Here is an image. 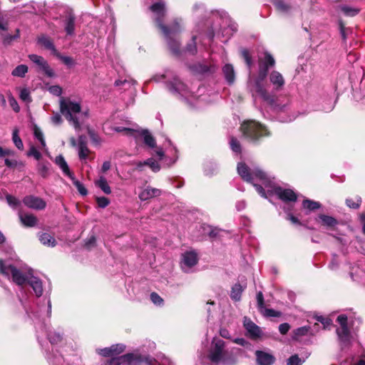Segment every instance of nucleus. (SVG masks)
<instances>
[{
  "mask_svg": "<svg viewBox=\"0 0 365 365\" xmlns=\"http://www.w3.org/2000/svg\"><path fill=\"white\" fill-rule=\"evenodd\" d=\"M237 173L244 180L252 183L263 197H267L264 190L266 189L269 194L276 195L279 199L285 202L297 200V195L292 190L278 186L274 178L258 167L250 169L245 163H240L237 165Z\"/></svg>",
  "mask_w": 365,
  "mask_h": 365,
  "instance_id": "f257e3e1",
  "label": "nucleus"
},
{
  "mask_svg": "<svg viewBox=\"0 0 365 365\" xmlns=\"http://www.w3.org/2000/svg\"><path fill=\"white\" fill-rule=\"evenodd\" d=\"M274 63V58L269 53H264V58L259 59V73L257 77H250L248 81L249 89L255 100L259 98L270 105L274 103V98L265 88L264 80L269 68L273 66Z\"/></svg>",
  "mask_w": 365,
  "mask_h": 365,
  "instance_id": "f03ea898",
  "label": "nucleus"
},
{
  "mask_svg": "<svg viewBox=\"0 0 365 365\" xmlns=\"http://www.w3.org/2000/svg\"><path fill=\"white\" fill-rule=\"evenodd\" d=\"M150 10L153 14V19L163 34L168 45L173 53L178 54L180 51L178 42L173 37L180 31V22L179 20H175L169 27L163 24V19L165 15V3L163 0L152 4Z\"/></svg>",
  "mask_w": 365,
  "mask_h": 365,
  "instance_id": "7ed1b4c3",
  "label": "nucleus"
},
{
  "mask_svg": "<svg viewBox=\"0 0 365 365\" xmlns=\"http://www.w3.org/2000/svg\"><path fill=\"white\" fill-rule=\"evenodd\" d=\"M0 272L4 276L11 278L14 283L19 286L28 282L36 297H39L42 295L43 284L41 280L30 273H26L21 267L18 268L9 261L0 259Z\"/></svg>",
  "mask_w": 365,
  "mask_h": 365,
  "instance_id": "20e7f679",
  "label": "nucleus"
},
{
  "mask_svg": "<svg viewBox=\"0 0 365 365\" xmlns=\"http://www.w3.org/2000/svg\"><path fill=\"white\" fill-rule=\"evenodd\" d=\"M60 110L76 130H80L83 120L88 117V111L81 112L80 103L73 101L70 98H61Z\"/></svg>",
  "mask_w": 365,
  "mask_h": 365,
  "instance_id": "39448f33",
  "label": "nucleus"
},
{
  "mask_svg": "<svg viewBox=\"0 0 365 365\" xmlns=\"http://www.w3.org/2000/svg\"><path fill=\"white\" fill-rule=\"evenodd\" d=\"M208 357L217 364L232 365L237 361L233 350L226 349L225 342L218 338L213 339Z\"/></svg>",
  "mask_w": 365,
  "mask_h": 365,
  "instance_id": "423d86ee",
  "label": "nucleus"
},
{
  "mask_svg": "<svg viewBox=\"0 0 365 365\" xmlns=\"http://www.w3.org/2000/svg\"><path fill=\"white\" fill-rule=\"evenodd\" d=\"M241 130L245 138L255 141L262 136L269 135L267 130L263 125L255 120L245 121L241 125Z\"/></svg>",
  "mask_w": 365,
  "mask_h": 365,
  "instance_id": "0eeeda50",
  "label": "nucleus"
},
{
  "mask_svg": "<svg viewBox=\"0 0 365 365\" xmlns=\"http://www.w3.org/2000/svg\"><path fill=\"white\" fill-rule=\"evenodd\" d=\"M128 361L130 365H140L145 364L146 365H160L155 360L145 358L144 360H139L138 358L133 357L132 355H125L120 357H111L103 365H120L123 361ZM162 365H171L168 359H164Z\"/></svg>",
  "mask_w": 365,
  "mask_h": 365,
  "instance_id": "6e6552de",
  "label": "nucleus"
},
{
  "mask_svg": "<svg viewBox=\"0 0 365 365\" xmlns=\"http://www.w3.org/2000/svg\"><path fill=\"white\" fill-rule=\"evenodd\" d=\"M168 87L171 92L179 94L190 104H192L193 101L195 99L193 93L177 77H173V80L168 83Z\"/></svg>",
  "mask_w": 365,
  "mask_h": 365,
  "instance_id": "1a4fd4ad",
  "label": "nucleus"
},
{
  "mask_svg": "<svg viewBox=\"0 0 365 365\" xmlns=\"http://www.w3.org/2000/svg\"><path fill=\"white\" fill-rule=\"evenodd\" d=\"M337 322L340 327L336 329V334L341 343L344 345L349 344L351 338L350 331L347 326V317L345 314H340L337 317Z\"/></svg>",
  "mask_w": 365,
  "mask_h": 365,
  "instance_id": "9d476101",
  "label": "nucleus"
},
{
  "mask_svg": "<svg viewBox=\"0 0 365 365\" xmlns=\"http://www.w3.org/2000/svg\"><path fill=\"white\" fill-rule=\"evenodd\" d=\"M198 261L197 255L195 251L185 252L182 255L181 267L184 272H189Z\"/></svg>",
  "mask_w": 365,
  "mask_h": 365,
  "instance_id": "9b49d317",
  "label": "nucleus"
},
{
  "mask_svg": "<svg viewBox=\"0 0 365 365\" xmlns=\"http://www.w3.org/2000/svg\"><path fill=\"white\" fill-rule=\"evenodd\" d=\"M29 58L33 63L36 64L46 76L48 77H53L55 76L53 70L49 66L47 61L42 56L36 54H30Z\"/></svg>",
  "mask_w": 365,
  "mask_h": 365,
  "instance_id": "f8f14e48",
  "label": "nucleus"
},
{
  "mask_svg": "<svg viewBox=\"0 0 365 365\" xmlns=\"http://www.w3.org/2000/svg\"><path fill=\"white\" fill-rule=\"evenodd\" d=\"M255 358L257 365H273L276 360L271 351L265 350H257Z\"/></svg>",
  "mask_w": 365,
  "mask_h": 365,
  "instance_id": "ddd939ff",
  "label": "nucleus"
},
{
  "mask_svg": "<svg viewBox=\"0 0 365 365\" xmlns=\"http://www.w3.org/2000/svg\"><path fill=\"white\" fill-rule=\"evenodd\" d=\"M23 202L27 207L36 210H42L46 206L45 200L34 195L26 196L23 199Z\"/></svg>",
  "mask_w": 365,
  "mask_h": 365,
  "instance_id": "4468645a",
  "label": "nucleus"
},
{
  "mask_svg": "<svg viewBox=\"0 0 365 365\" xmlns=\"http://www.w3.org/2000/svg\"><path fill=\"white\" fill-rule=\"evenodd\" d=\"M244 327L247 331V334L252 339H256L261 336L260 328L257 326L249 318L245 317L243 320Z\"/></svg>",
  "mask_w": 365,
  "mask_h": 365,
  "instance_id": "2eb2a0df",
  "label": "nucleus"
},
{
  "mask_svg": "<svg viewBox=\"0 0 365 365\" xmlns=\"http://www.w3.org/2000/svg\"><path fill=\"white\" fill-rule=\"evenodd\" d=\"M78 153L81 160H86L91 153L87 146V140L85 135H80L78 139Z\"/></svg>",
  "mask_w": 365,
  "mask_h": 365,
  "instance_id": "dca6fc26",
  "label": "nucleus"
},
{
  "mask_svg": "<svg viewBox=\"0 0 365 365\" xmlns=\"http://www.w3.org/2000/svg\"><path fill=\"white\" fill-rule=\"evenodd\" d=\"M269 78L270 83L273 86V88L275 91H279L282 89L285 82L282 75L279 72L277 71H273L269 74Z\"/></svg>",
  "mask_w": 365,
  "mask_h": 365,
  "instance_id": "f3484780",
  "label": "nucleus"
},
{
  "mask_svg": "<svg viewBox=\"0 0 365 365\" xmlns=\"http://www.w3.org/2000/svg\"><path fill=\"white\" fill-rule=\"evenodd\" d=\"M161 190L151 187H147L139 193V198L142 201L150 200L154 197L160 195Z\"/></svg>",
  "mask_w": 365,
  "mask_h": 365,
  "instance_id": "a211bd4d",
  "label": "nucleus"
},
{
  "mask_svg": "<svg viewBox=\"0 0 365 365\" xmlns=\"http://www.w3.org/2000/svg\"><path fill=\"white\" fill-rule=\"evenodd\" d=\"M276 9L283 14H287L292 10V4L288 0H273Z\"/></svg>",
  "mask_w": 365,
  "mask_h": 365,
  "instance_id": "6ab92c4d",
  "label": "nucleus"
},
{
  "mask_svg": "<svg viewBox=\"0 0 365 365\" xmlns=\"http://www.w3.org/2000/svg\"><path fill=\"white\" fill-rule=\"evenodd\" d=\"M55 163L61 169L63 174L69 178L73 175V174L70 171L69 167L63 155H59L56 156Z\"/></svg>",
  "mask_w": 365,
  "mask_h": 365,
  "instance_id": "aec40b11",
  "label": "nucleus"
},
{
  "mask_svg": "<svg viewBox=\"0 0 365 365\" xmlns=\"http://www.w3.org/2000/svg\"><path fill=\"white\" fill-rule=\"evenodd\" d=\"M19 216L21 223L26 227H34L37 223V218L31 214H23L19 212Z\"/></svg>",
  "mask_w": 365,
  "mask_h": 365,
  "instance_id": "412c9836",
  "label": "nucleus"
},
{
  "mask_svg": "<svg viewBox=\"0 0 365 365\" xmlns=\"http://www.w3.org/2000/svg\"><path fill=\"white\" fill-rule=\"evenodd\" d=\"M38 43L46 49L51 51L53 54L56 53L57 51L49 37L41 36L38 38Z\"/></svg>",
  "mask_w": 365,
  "mask_h": 365,
  "instance_id": "4be33fe9",
  "label": "nucleus"
},
{
  "mask_svg": "<svg viewBox=\"0 0 365 365\" xmlns=\"http://www.w3.org/2000/svg\"><path fill=\"white\" fill-rule=\"evenodd\" d=\"M138 169L143 170L144 165H148L153 172H158L160 169V165L158 162L154 160L153 158H149L143 162H138L136 164Z\"/></svg>",
  "mask_w": 365,
  "mask_h": 365,
  "instance_id": "5701e85b",
  "label": "nucleus"
},
{
  "mask_svg": "<svg viewBox=\"0 0 365 365\" xmlns=\"http://www.w3.org/2000/svg\"><path fill=\"white\" fill-rule=\"evenodd\" d=\"M223 73L227 81L231 84L235 81V75L234 68L231 64H226L223 68Z\"/></svg>",
  "mask_w": 365,
  "mask_h": 365,
  "instance_id": "b1692460",
  "label": "nucleus"
},
{
  "mask_svg": "<svg viewBox=\"0 0 365 365\" xmlns=\"http://www.w3.org/2000/svg\"><path fill=\"white\" fill-rule=\"evenodd\" d=\"M95 185L104 193L107 195L111 193V189L104 176H100L99 178L95 181Z\"/></svg>",
  "mask_w": 365,
  "mask_h": 365,
  "instance_id": "393cba45",
  "label": "nucleus"
},
{
  "mask_svg": "<svg viewBox=\"0 0 365 365\" xmlns=\"http://www.w3.org/2000/svg\"><path fill=\"white\" fill-rule=\"evenodd\" d=\"M140 135L143 138L144 143L150 148L155 146V140L153 137L147 130H138L137 133V138Z\"/></svg>",
  "mask_w": 365,
  "mask_h": 365,
  "instance_id": "a878e982",
  "label": "nucleus"
},
{
  "mask_svg": "<svg viewBox=\"0 0 365 365\" xmlns=\"http://www.w3.org/2000/svg\"><path fill=\"white\" fill-rule=\"evenodd\" d=\"M39 240L43 245L48 247H53L56 245L55 238L48 233L45 232L40 235Z\"/></svg>",
  "mask_w": 365,
  "mask_h": 365,
  "instance_id": "bb28decb",
  "label": "nucleus"
},
{
  "mask_svg": "<svg viewBox=\"0 0 365 365\" xmlns=\"http://www.w3.org/2000/svg\"><path fill=\"white\" fill-rule=\"evenodd\" d=\"M244 290L240 284H235L232 287L230 293V297L232 300L238 302L241 299V294Z\"/></svg>",
  "mask_w": 365,
  "mask_h": 365,
  "instance_id": "cd10ccee",
  "label": "nucleus"
},
{
  "mask_svg": "<svg viewBox=\"0 0 365 365\" xmlns=\"http://www.w3.org/2000/svg\"><path fill=\"white\" fill-rule=\"evenodd\" d=\"M338 9L343 12L346 16H356L359 12V9L354 7H351L347 5H339Z\"/></svg>",
  "mask_w": 365,
  "mask_h": 365,
  "instance_id": "c85d7f7f",
  "label": "nucleus"
},
{
  "mask_svg": "<svg viewBox=\"0 0 365 365\" xmlns=\"http://www.w3.org/2000/svg\"><path fill=\"white\" fill-rule=\"evenodd\" d=\"M318 218L321 220L322 225L327 227H334L337 224V220L329 215H319Z\"/></svg>",
  "mask_w": 365,
  "mask_h": 365,
  "instance_id": "c756f323",
  "label": "nucleus"
},
{
  "mask_svg": "<svg viewBox=\"0 0 365 365\" xmlns=\"http://www.w3.org/2000/svg\"><path fill=\"white\" fill-rule=\"evenodd\" d=\"M74 21L75 18L71 14L68 15L66 19L65 30L68 35H72L74 33Z\"/></svg>",
  "mask_w": 365,
  "mask_h": 365,
  "instance_id": "7c9ffc66",
  "label": "nucleus"
},
{
  "mask_svg": "<svg viewBox=\"0 0 365 365\" xmlns=\"http://www.w3.org/2000/svg\"><path fill=\"white\" fill-rule=\"evenodd\" d=\"M113 130L118 133H124L125 135L133 136L137 138V133L138 130L134 128H125L123 126H115L113 128Z\"/></svg>",
  "mask_w": 365,
  "mask_h": 365,
  "instance_id": "2f4dec72",
  "label": "nucleus"
},
{
  "mask_svg": "<svg viewBox=\"0 0 365 365\" xmlns=\"http://www.w3.org/2000/svg\"><path fill=\"white\" fill-rule=\"evenodd\" d=\"M28 72V66L24 64H21L16 66L11 72V75L15 77L23 78Z\"/></svg>",
  "mask_w": 365,
  "mask_h": 365,
  "instance_id": "473e14b6",
  "label": "nucleus"
},
{
  "mask_svg": "<svg viewBox=\"0 0 365 365\" xmlns=\"http://www.w3.org/2000/svg\"><path fill=\"white\" fill-rule=\"evenodd\" d=\"M34 136L35 138L39 140L41 146H42V148L43 150L47 153L48 152V149L46 148V141H45V139H44V136H43V134L42 133V131L41 130L40 128H37V127H35L34 128Z\"/></svg>",
  "mask_w": 365,
  "mask_h": 365,
  "instance_id": "72a5a7b5",
  "label": "nucleus"
},
{
  "mask_svg": "<svg viewBox=\"0 0 365 365\" xmlns=\"http://www.w3.org/2000/svg\"><path fill=\"white\" fill-rule=\"evenodd\" d=\"M70 179L72 180L73 185L76 186L78 192L81 195L85 196L88 194L87 189L83 186V185L81 182L76 179L74 175L72 177H71Z\"/></svg>",
  "mask_w": 365,
  "mask_h": 365,
  "instance_id": "f704fd0d",
  "label": "nucleus"
},
{
  "mask_svg": "<svg viewBox=\"0 0 365 365\" xmlns=\"http://www.w3.org/2000/svg\"><path fill=\"white\" fill-rule=\"evenodd\" d=\"M302 205L304 208L309 210H314L320 207V203L316 201L305 200L303 201Z\"/></svg>",
  "mask_w": 365,
  "mask_h": 365,
  "instance_id": "c9c22d12",
  "label": "nucleus"
},
{
  "mask_svg": "<svg viewBox=\"0 0 365 365\" xmlns=\"http://www.w3.org/2000/svg\"><path fill=\"white\" fill-rule=\"evenodd\" d=\"M361 202V197L359 196H356L354 198H349L346 200L347 206L353 209H357L359 207Z\"/></svg>",
  "mask_w": 365,
  "mask_h": 365,
  "instance_id": "e433bc0d",
  "label": "nucleus"
},
{
  "mask_svg": "<svg viewBox=\"0 0 365 365\" xmlns=\"http://www.w3.org/2000/svg\"><path fill=\"white\" fill-rule=\"evenodd\" d=\"M6 95H7V98H8V100H9L11 107L16 113H18L20 110V107H19L16 100L15 99V98L14 97V96L11 94V93L10 91H8L6 93Z\"/></svg>",
  "mask_w": 365,
  "mask_h": 365,
  "instance_id": "4c0bfd02",
  "label": "nucleus"
},
{
  "mask_svg": "<svg viewBox=\"0 0 365 365\" xmlns=\"http://www.w3.org/2000/svg\"><path fill=\"white\" fill-rule=\"evenodd\" d=\"M18 130L15 129L12 133V140L16 147L19 150H23L24 144L18 134Z\"/></svg>",
  "mask_w": 365,
  "mask_h": 365,
  "instance_id": "58836bf2",
  "label": "nucleus"
},
{
  "mask_svg": "<svg viewBox=\"0 0 365 365\" xmlns=\"http://www.w3.org/2000/svg\"><path fill=\"white\" fill-rule=\"evenodd\" d=\"M110 348L113 357H117L116 356L119 355L125 350V346L121 344L112 345Z\"/></svg>",
  "mask_w": 365,
  "mask_h": 365,
  "instance_id": "ea45409f",
  "label": "nucleus"
},
{
  "mask_svg": "<svg viewBox=\"0 0 365 365\" xmlns=\"http://www.w3.org/2000/svg\"><path fill=\"white\" fill-rule=\"evenodd\" d=\"M38 173L43 177L46 178L48 174L49 167L48 164L39 163L37 165Z\"/></svg>",
  "mask_w": 365,
  "mask_h": 365,
  "instance_id": "a19ab883",
  "label": "nucleus"
},
{
  "mask_svg": "<svg viewBox=\"0 0 365 365\" xmlns=\"http://www.w3.org/2000/svg\"><path fill=\"white\" fill-rule=\"evenodd\" d=\"M19 97L24 102L30 103L31 101L30 92L27 88H22L21 90Z\"/></svg>",
  "mask_w": 365,
  "mask_h": 365,
  "instance_id": "79ce46f5",
  "label": "nucleus"
},
{
  "mask_svg": "<svg viewBox=\"0 0 365 365\" xmlns=\"http://www.w3.org/2000/svg\"><path fill=\"white\" fill-rule=\"evenodd\" d=\"M150 300L154 304L157 306H162L163 304V298L155 292L150 294Z\"/></svg>",
  "mask_w": 365,
  "mask_h": 365,
  "instance_id": "37998d69",
  "label": "nucleus"
},
{
  "mask_svg": "<svg viewBox=\"0 0 365 365\" xmlns=\"http://www.w3.org/2000/svg\"><path fill=\"white\" fill-rule=\"evenodd\" d=\"M48 339L52 344H58L61 341L62 336L59 333L53 332L48 334Z\"/></svg>",
  "mask_w": 365,
  "mask_h": 365,
  "instance_id": "c03bdc74",
  "label": "nucleus"
},
{
  "mask_svg": "<svg viewBox=\"0 0 365 365\" xmlns=\"http://www.w3.org/2000/svg\"><path fill=\"white\" fill-rule=\"evenodd\" d=\"M6 199L8 204L12 207H16L20 205V201L16 197L12 195H7L6 196Z\"/></svg>",
  "mask_w": 365,
  "mask_h": 365,
  "instance_id": "a18cd8bd",
  "label": "nucleus"
},
{
  "mask_svg": "<svg viewBox=\"0 0 365 365\" xmlns=\"http://www.w3.org/2000/svg\"><path fill=\"white\" fill-rule=\"evenodd\" d=\"M230 143L231 148L234 152L237 153H240L241 152L240 144L236 138H232L230 139Z\"/></svg>",
  "mask_w": 365,
  "mask_h": 365,
  "instance_id": "49530a36",
  "label": "nucleus"
},
{
  "mask_svg": "<svg viewBox=\"0 0 365 365\" xmlns=\"http://www.w3.org/2000/svg\"><path fill=\"white\" fill-rule=\"evenodd\" d=\"M96 202H97L98 207L101 208H105L110 203V200L106 197H96Z\"/></svg>",
  "mask_w": 365,
  "mask_h": 365,
  "instance_id": "de8ad7c7",
  "label": "nucleus"
},
{
  "mask_svg": "<svg viewBox=\"0 0 365 365\" xmlns=\"http://www.w3.org/2000/svg\"><path fill=\"white\" fill-rule=\"evenodd\" d=\"M54 55H56L58 58H59L64 64H66L68 66H71L73 64V61L72 58H71L69 56H61L58 52H56V53H55Z\"/></svg>",
  "mask_w": 365,
  "mask_h": 365,
  "instance_id": "09e8293b",
  "label": "nucleus"
},
{
  "mask_svg": "<svg viewBox=\"0 0 365 365\" xmlns=\"http://www.w3.org/2000/svg\"><path fill=\"white\" fill-rule=\"evenodd\" d=\"M302 361L297 354L290 356L287 359V365H301Z\"/></svg>",
  "mask_w": 365,
  "mask_h": 365,
  "instance_id": "8fccbe9b",
  "label": "nucleus"
},
{
  "mask_svg": "<svg viewBox=\"0 0 365 365\" xmlns=\"http://www.w3.org/2000/svg\"><path fill=\"white\" fill-rule=\"evenodd\" d=\"M28 155L33 156L35 159L38 160H40V158H41V153L34 146L31 147L30 150L28 152Z\"/></svg>",
  "mask_w": 365,
  "mask_h": 365,
  "instance_id": "3c124183",
  "label": "nucleus"
},
{
  "mask_svg": "<svg viewBox=\"0 0 365 365\" xmlns=\"http://www.w3.org/2000/svg\"><path fill=\"white\" fill-rule=\"evenodd\" d=\"M48 90L51 94L56 96H59L62 93V88L59 86H51Z\"/></svg>",
  "mask_w": 365,
  "mask_h": 365,
  "instance_id": "603ef678",
  "label": "nucleus"
},
{
  "mask_svg": "<svg viewBox=\"0 0 365 365\" xmlns=\"http://www.w3.org/2000/svg\"><path fill=\"white\" fill-rule=\"evenodd\" d=\"M267 317H279L280 314L278 312H276L272 309H265L260 310Z\"/></svg>",
  "mask_w": 365,
  "mask_h": 365,
  "instance_id": "864d4df0",
  "label": "nucleus"
},
{
  "mask_svg": "<svg viewBox=\"0 0 365 365\" xmlns=\"http://www.w3.org/2000/svg\"><path fill=\"white\" fill-rule=\"evenodd\" d=\"M201 227L203 229V234H207L211 237H215L217 235V233L215 232L214 230L212 229L211 227L208 225H203L201 226Z\"/></svg>",
  "mask_w": 365,
  "mask_h": 365,
  "instance_id": "5fc2aeb1",
  "label": "nucleus"
},
{
  "mask_svg": "<svg viewBox=\"0 0 365 365\" xmlns=\"http://www.w3.org/2000/svg\"><path fill=\"white\" fill-rule=\"evenodd\" d=\"M241 53H242V56H243V58L245 60V62H246L249 69H250L251 65H252V59H251V57L250 56L249 51L245 49V50H242Z\"/></svg>",
  "mask_w": 365,
  "mask_h": 365,
  "instance_id": "6e6d98bb",
  "label": "nucleus"
},
{
  "mask_svg": "<svg viewBox=\"0 0 365 365\" xmlns=\"http://www.w3.org/2000/svg\"><path fill=\"white\" fill-rule=\"evenodd\" d=\"M257 305H258L259 309L260 310L263 309L264 307V297H263V294L261 292H259L257 294Z\"/></svg>",
  "mask_w": 365,
  "mask_h": 365,
  "instance_id": "4d7b16f0",
  "label": "nucleus"
},
{
  "mask_svg": "<svg viewBox=\"0 0 365 365\" xmlns=\"http://www.w3.org/2000/svg\"><path fill=\"white\" fill-rule=\"evenodd\" d=\"M192 43H190V44H188L187 48H186V51L192 54H194L196 51H197V48H196V44H195V36H193L192 37Z\"/></svg>",
  "mask_w": 365,
  "mask_h": 365,
  "instance_id": "13d9d810",
  "label": "nucleus"
},
{
  "mask_svg": "<svg viewBox=\"0 0 365 365\" xmlns=\"http://www.w3.org/2000/svg\"><path fill=\"white\" fill-rule=\"evenodd\" d=\"M309 328L307 327H302L300 328L297 329L294 331V334L296 336H304L306 335L308 333Z\"/></svg>",
  "mask_w": 365,
  "mask_h": 365,
  "instance_id": "bf43d9fd",
  "label": "nucleus"
},
{
  "mask_svg": "<svg viewBox=\"0 0 365 365\" xmlns=\"http://www.w3.org/2000/svg\"><path fill=\"white\" fill-rule=\"evenodd\" d=\"M98 353L102 356H110L112 357V352H111V348L110 346V347H106V348H104V349H100L98 351Z\"/></svg>",
  "mask_w": 365,
  "mask_h": 365,
  "instance_id": "052dcab7",
  "label": "nucleus"
},
{
  "mask_svg": "<svg viewBox=\"0 0 365 365\" xmlns=\"http://www.w3.org/2000/svg\"><path fill=\"white\" fill-rule=\"evenodd\" d=\"M51 122L54 125H59L62 123V118L59 113H55L51 118Z\"/></svg>",
  "mask_w": 365,
  "mask_h": 365,
  "instance_id": "680f3d73",
  "label": "nucleus"
},
{
  "mask_svg": "<svg viewBox=\"0 0 365 365\" xmlns=\"http://www.w3.org/2000/svg\"><path fill=\"white\" fill-rule=\"evenodd\" d=\"M290 326L287 323H284L279 325V331L282 334H285L289 330Z\"/></svg>",
  "mask_w": 365,
  "mask_h": 365,
  "instance_id": "e2e57ef3",
  "label": "nucleus"
},
{
  "mask_svg": "<svg viewBox=\"0 0 365 365\" xmlns=\"http://www.w3.org/2000/svg\"><path fill=\"white\" fill-rule=\"evenodd\" d=\"M14 151L10 149H4L0 147V157H4L6 155H13Z\"/></svg>",
  "mask_w": 365,
  "mask_h": 365,
  "instance_id": "0e129e2a",
  "label": "nucleus"
},
{
  "mask_svg": "<svg viewBox=\"0 0 365 365\" xmlns=\"http://www.w3.org/2000/svg\"><path fill=\"white\" fill-rule=\"evenodd\" d=\"M317 319L318 322H320L322 324H323L324 327H328L331 324V320L329 319L324 318L322 316L318 317Z\"/></svg>",
  "mask_w": 365,
  "mask_h": 365,
  "instance_id": "69168bd1",
  "label": "nucleus"
},
{
  "mask_svg": "<svg viewBox=\"0 0 365 365\" xmlns=\"http://www.w3.org/2000/svg\"><path fill=\"white\" fill-rule=\"evenodd\" d=\"M17 164L18 163L15 160H9L8 158L5 159V165L9 168H15Z\"/></svg>",
  "mask_w": 365,
  "mask_h": 365,
  "instance_id": "338daca9",
  "label": "nucleus"
},
{
  "mask_svg": "<svg viewBox=\"0 0 365 365\" xmlns=\"http://www.w3.org/2000/svg\"><path fill=\"white\" fill-rule=\"evenodd\" d=\"M95 242H96V237L93 235H92L86 242V246L88 248H90L91 246L94 245Z\"/></svg>",
  "mask_w": 365,
  "mask_h": 365,
  "instance_id": "774afa93",
  "label": "nucleus"
}]
</instances>
